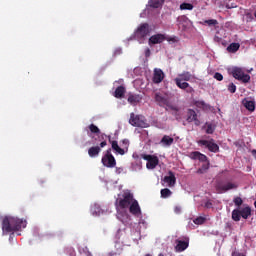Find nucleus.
Returning <instances> with one entry per match:
<instances>
[{"mask_svg":"<svg viewBox=\"0 0 256 256\" xmlns=\"http://www.w3.org/2000/svg\"><path fill=\"white\" fill-rule=\"evenodd\" d=\"M174 81L179 89L186 91V93H195V89H193L191 85H189V83L187 82L190 81V83H193V81H195V75L191 74V72L183 71L178 75L177 78L174 79Z\"/></svg>","mask_w":256,"mask_h":256,"instance_id":"f257e3e1","label":"nucleus"},{"mask_svg":"<svg viewBox=\"0 0 256 256\" xmlns=\"http://www.w3.org/2000/svg\"><path fill=\"white\" fill-rule=\"evenodd\" d=\"M27 227V221L15 217H5L2 221V231L5 233H13V231H21V228Z\"/></svg>","mask_w":256,"mask_h":256,"instance_id":"f03ea898","label":"nucleus"},{"mask_svg":"<svg viewBox=\"0 0 256 256\" xmlns=\"http://www.w3.org/2000/svg\"><path fill=\"white\" fill-rule=\"evenodd\" d=\"M154 100L159 105V107H167L171 111H179V108L177 106H174L169 101V96L165 92H156L154 94Z\"/></svg>","mask_w":256,"mask_h":256,"instance_id":"7ed1b4c3","label":"nucleus"},{"mask_svg":"<svg viewBox=\"0 0 256 256\" xmlns=\"http://www.w3.org/2000/svg\"><path fill=\"white\" fill-rule=\"evenodd\" d=\"M230 75L237 79V81H242V83H249L251 81V76L249 74H245V71L241 67L234 66L229 69Z\"/></svg>","mask_w":256,"mask_h":256,"instance_id":"20e7f679","label":"nucleus"},{"mask_svg":"<svg viewBox=\"0 0 256 256\" xmlns=\"http://www.w3.org/2000/svg\"><path fill=\"white\" fill-rule=\"evenodd\" d=\"M105 137H107V135L105 134H101L100 136H98V141H100V144L96 146H91L88 149V155L89 157H91V159H95V157H97L101 153V149L107 147V140H105Z\"/></svg>","mask_w":256,"mask_h":256,"instance_id":"39448f33","label":"nucleus"},{"mask_svg":"<svg viewBox=\"0 0 256 256\" xmlns=\"http://www.w3.org/2000/svg\"><path fill=\"white\" fill-rule=\"evenodd\" d=\"M104 167H108V169H113L117 165V160H115V156L111 154V148L107 149L105 155L101 159Z\"/></svg>","mask_w":256,"mask_h":256,"instance_id":"423d86ee","label":"nucleus"},{"mask_svg":"<svg viewBox=\"0 0 256 256\" xmlns=\"http://www.w3.org/2000/svg\"><path fill=\"white\" fill-rule=\"evenodd\" d=\"M133 199V194L124 193L123 198H119L116 200V205H118L120 209H129Z\"/></svg>","mask_w":256,"mask_h":256,"instance_id":"0eeeda50","label":"nucleus"},{"mask_svg":"<svg viewBox=\"0 0 256 256\" xmlns=\"http://www.w3.org/2000/svg\"><path fill=\"white\" fill-rule=\"evenodd\" d=\"M237 187L239 186L233 182L218 181L216 183V191H218V193H227V191H231V189H237Z\"/></svg>","mask_w":256,"mask_h":256,"instance_id":"6e6552de","label":"nucleus"},{"mask_svg":"<svg viewBox=\"0 0 256 256\" xmlns=\"http://www.w3.org/2000/svg\"><path fill=\"white\" fill-rule=\"evenodd\" d=\"M198 145L206 147L211 153H219V145L215 143V139L211 138L210 140H199Z\"/></svg>","mask_w":256,"mask_h":256,"instance_id":"1a4fd4ad","label":"nucleus"},{"mask_svg":"<svg viewBox=\"0 0 256 256\" xmlns=\"http://www.w3.org/2000/svg\"><path fill=\"white\" fill-rule=\"evenodd\" d=\"M130 125L132 127H141L142 129H145L147 127V122L145 120L141 119V116L135 115V113L130 114V119H129Z\"/></svg>","mask_w":256,"mask_h":256,"instance_id":"9d476101","label":"nucleus"},{"mask_svg":"<svg viewBox=\"0 0 256 256\" xmlns=\"http://www.w3.org/2000/svg\"><path fill=\"white\" fill-rule=\"evenodd\" d=\"M149 33H151V30L149 29V24L142 23L135 31V37L136 39H145V37L149 35Z\"/></svg>","mask_w":256,"mask_h":256,"instance_id":"9b49d317","label":"nucleus"},{"mask_svg":"<svg viewBox=\"0 0 256 256\" xmlns=\"http://www.w3.org/2000/svg\"><path fill=\"white\" fill-rule=\"evenodd\" d=\"M142 159H144V161H147L146 163L147 169H155V167L159 165V158L157 156L144 154L142 155Z\"/></svg>","mask_w":256,"mask_h":256,"instance_id":"f8f14e48","label":"nucleus"},{"mask_svg":"<svg viewBox=\"0 0 256 256\" xmlns=\"http://www.w3.org/2000/svg\"><path fill=\"white\" fill-rule=\"evenodd\" d=\"M186 121L187 123L194 122V125H196V127H199V125H201V121L199 120V118H197V112H195V110L193 109H188L187 115H186Z\"/></svg>","mask_w":256,"mask_h":256,"instance_id":"ddd939ff","label":"nucleus"},{"mask_svg":"<svg viewBox=\"0 0 256 256\" xmlns=\"http://www.w3.org/2000/svg\"><path fill=\"white\" fill-rule=\"evenodd\" d=\"M189 247V238L185 240H176L175 252L183 253Z\"/></svg>","mask_w":256,"mask_h":256,"instance_id":"4468645a","label":"nucleus"},{"mask_svg":"<svg viewBox=\"0 0 256 256\" xmlns=\"http://www.w3.org/2000/svg\"><path fill=\"white\" fill-rule=\"evenodd\" d=\"M127 101L128 103H130V105H133L135 107L138 103H141V101H143V96L141 94L129 93Z\"/></svg>","mask_w":256,"mask_h":256,"instance_id":"2eb2a0df","label":"nucleus"},{"mask_svg":"<svg viewBox=\"0 0 256 256\" xmlns=\"http://www.w3.org/2000/svg\"><path fill=\"white\" fill-rule=\"evenodd\" d=\"M165 39H167V38L165 37L164 34H155L149 38L148 43H149V45H158L160 43H163V41H165Z\"/></svg>","mask_w":256,"mask_h":256,"instance_id":"dca6fc26","label":"nucleus"},{"mask_svg":"<svg viewBox=\"0 0 256 256\" xmlns=\"http://www.w3.org/2000/svg\"><path fill=\"white\" fill-rule=\"evenodd\" d=\"M163 181L164 183H167L168 187H175V183H177L175 173H173V171H169L168 176H165Z\"/></svg>","mask_w":256,"mask_h":256,"instance_id":"f3484780","label":"nucleus"},{"mask_svg":"<svg viewBox=\"0 0 256 256\" xmlns=\"http://www.w3.org/2000/svg\"><path fill=\"white\" fill-rule=\"evenodd\" d=\"M129 212L132 215H141V207L139 206V202L135 200V198L133 199L129 206Z\"/></svg>","mask_w":256,"mask_h":256,"instance_id":"a211bd4d","label":"nucleus"},{"mask_svg":"<svg viewBox=\"0 0 256 256\" xmlns=\"http://www.w3.org/2000/svg\"><path fill=\"white\" fill-rule=\"evenodd\" d=\"M165 79V73L159 68L154 69L153 83L159 84Z\"/></svg>","mask_w":256,"mask_h":256,"instance_id":"6ab92c4d","label":"nucleus"},{"mask_svg":"<svg viewBox=\"0 0 256 256\" xmlns=\"http://www.w3.org/2000/svg\"><path fill=\"white\" fill-rule=\"evenodd\" d=\"M88 129H89L90 133L97 135V138L93 139V144L95 145L97 143V141H99V136L103 135V133H101V130L95 124H90L88 126Z\"/></svg>","mask_w":256,"mask_h":256,"instance_id":"aec40b11","label":"nucleus"},{"mask_svg":"<svg viewBox=\"0 0 256 256\" xmlns=\"http://www.w3.org/2000/svg\"><path fill=\"white\" fill-rule=\"evenodd\" d=\"M242 105L247 109V111H250V113H253L255 111V101L250 100L249 98H244L242 100Z\"/></svg>","mask_w":256,"mask_h":256,"instance_id":"412c9836","label":"nucleus"},{"mask_svg":"<svg viewBox=\"0 0 256 256\" xmlns=\"http://www.w3.org/2000/svg\"><path fill=\"white\" fill-rule=\"evenodd\" d=\"M193 105L198 109H202V111H209L211 109V106H209V104L205 103L203 100H195Z\"/></svg>","mask_w":256,"mask_h":256,"instance_id":"4be33fe9","label":"nucleus"},{"mask_svg":"<svg viewBox=\"0 0 256 256\" xmlns=\"http://www.w3.org/2000/svg\"><path fill=\"white\" fill-rule=\"evenodd\" d=\"M175 139L168 135H164L160 141L161 145L164 147H171V145L174 143Z\"/></svg>","mask_w":256,"mask_h":256,"instance_id":"5701e85b","label":"nucleus"},{"mask_svg":"<svg viewBox=\"0 0 256 256\" xmlns=\"http://www.w3.org/2000/svg\"><path fill=\"white\" fill-rule=\"evenodd\" d=\"M114 97H116V99H123V97H125V87L118 86L114 92Z\"/></svg>","mask_w":256,"mask_h":256,"instance_id":"b1692460","label":"nucleus"},{"mask_svg":"<svg viewBox=\"0 0 256 256\" xmlns=\"http://www.w3.org/2000/svg\"><path fill=\"white\" fill-rule=\"evenodd\" d=\"M240 215L243 219H249L251 217V207L245 206L240 210Z\"/></svg>","mask_w":256,"mask_h":256,"instance_id":"393cba45","label":"nucleus"},{"mask_svg":"<svg viewBox=\"0 0 256 256\" xmlns=\"http://www.w3.org/2000/svg\"><path fill=\"white\" fill-rule=\"evenodd\" d=\"M163 3H165V0H150L149 6L153 9H159V7H162Z\"/></svg>","mask_w":256,"mask_h":256,"instance_id":"a878e982","label":"nucleus"},{"mask_svg":"<svg viewBox=\"0 0 256 256\" xmlns=\"http://www.w3.org/2000/svg\"><path fill=\"white\" fill-rule=\"evenodd\" d=\"M192 157L193 159H198V161H202V163H205V161H207V156L205 154H202L201 152H193Z\"/></svg>","mask_w":256,"mask_h":256,"instance_id":"bb28decb","label":"nucleus"},{"mask_svg":"<svg viewBox=\"0 0 256 256\" xmlns=\"http://www.w3.org/2000/svg\"><path fill=\"white\" fill-rule=\"evenodd\" d=\"M240 47H241V45L239 43H231L227 47V51H228V53H237V51H239Z\"/></svg>","mask_w":256,"mask_h":256,"instance_id":"cd10ccee","label":"nucleus"},{"mask_svg":"<svg viewBox=\"0 0 256 256\" xmlns=\"http://www.w3.org/2000/svg\"><path fill=\"white\" fill-rule=\"evenodd\" d=\"M160 195L162 199H168V197H171V195H173V192H171L169 188H164L160 191Z\"/></svg>","mask_w":256,"mask_h":256,"instance_id":"c85d7f7f","label":"nucleus"},{"mask_svg":"<svg viewBox=\"0 0 256 256\" xmlns=\"http://www.w3.org/2000/svg\"><path fill=\"white\" fill-rule=\"evenodd\" d=\"M233 221H241V211L239 209H234L232 211Z\"/></svg>","mask_w":256,"mask_h":256,"instance_id":"c756f323","label":"nucleus"},{"mask_svg":"<svg viewBox=\"0 0 256 256\" xmlns=\"http://www.w3.org/2000/svg\"><path fill=\"white\" fill-rule=\"evenodd\" d=\"M181 11H193V4L191 3H182L180 5Z\"/></svg>","mask_w":256,"mask_h":256,"instance_id":"7c9ffc66","label":"nucleus"},{"mask_svg":"<svg viewBox=\"0 0 256 256\" xmlns=\"http://www.w3.org/2000/svg\"><path fill=\"white\" fill-rule=\"evenodd\" d=\"M208 170H209V163L203 164V165L201 166V168H199V169L197 170V173H198L199 175H203V173H207Z\"/></svg>","mask_w":256,"mask_h":256,"instance_id":"2f4dec72","label":"nucleus"},{"mask_svg":"<svg viewBox=\"0 0 256 256\" xmlns=\"http://www.w3.org/2000/svg\"><path fill=\"white\" fill-rule=\"evenodd\" d=\"M205 221H207L206 217L199 216L193 220V223H195V225H203V223H205Z\"/></svg>","mask_w":256,"mask_h":256,"instance_id":"473e14b6","label":"nucleus"},{"mask_svg":"<svg viewBox=\"0 0 256 256\" xmlns=\"http://www.w3.org/2000/svg\"><path fill=\"white\" fill-rule=\"evenodd\" d=\"M204 24L208 25L209 27H215V25H219V21L215 19H210V20H205Z\"/></svg>","mask_w":256,"mask_h":256,"instance_id":"72a5a7b5","label":"nucleus"},{"mask_svg":"<svg viewBox=\"0 0 256 256\" xmlns=\"http://www.w3.org/2000/svg\"><path fill=\"white\" fill-rule=\"evenodd\" d=\"M233 203L236 205V207H241V205H243V199L237 196L233 199Z\"/></svg>","mask_w":256,"mask_h":256,"instance_id":"f704fd0d","label":"nucleus"},{"mask_svg":"<svg viewBox=\"0 0 256 256\" xmlns=\"http://www.w3.org/2000/svg\"><path fill=\"white\" fill-rule=\"evenodd\" d=\"M227 89H228L229 93H235L237 91V86L234 83H230L227 86Z\"/></svg>","mask_w":256,"mask_h":256,"instance_id":"c9c22d12","label":"nucleus"},{"mask_svg":"<svg viewBox=\"0 0 256 256\" xmlns=\"http://www.w3.org/2000/svg\"><path fill=\"white\" fill-rule=\"evenodd\" d=\"M206 133H207V135H213V133H215V129L213 128V125H211V124L207 125Z\"/></svg>","mask_w":256,"mask_h":256,"instance_id":"e433bc0d","label":"nucleus"},{"mask_svg":"<svg viewBox=\"0 0 256 256\" xmlns=\"http://www.w3.org/2000/svg\"><path fill=\"white\" fill-rule=\"evenodd\" d=\"M214 79H216V81H223V74L216 72L214 74Z\"/></svg>","mask_w":256,"mask_h":256,"instance_id":"4c0bfd02","label":"nucleus"},{"mask_svg":"<svg viewBox=\"0 0 256 256\" xmlns=\"http://www.w3.org/2000/svg\"><path fill=\"white\" fill-rule=\"evenodd\" d=\"M93 215H99V213H101V208L97 207V205H95L94 208L91 209Z\"/></svg>","mask_w":256,"mask_h":256,"instance_id":"58836bf2","label":"nucleus"},{"mask_svg":"<svg viewBox=\"0 0 256 256\" xmlns=\"http://www.w3.org/2000/svg\"><path fill=\"white\" fill-rule=\"evenodd\" d=\"M204 207L206 209H212L213 208V202H211V200H208L207 202H205Z\"/></svg>","mask_w":256,"mask_h":256,"instance_id":"ea45409f","label":"nucleus"},{"mask_svg":"<svg viewBox=\"0 0 256 256\" xmlns=\"http://www.w3.org/2000/svg\"><path fill=\"white\" fill-rule=\"evenodd\" d=\"M114 151H116V153H118V155H123V154L125 153V149H123V148H121V147H119V146H118V148H117L116 150H114Z\"/></svg>","mask_w":256,"mask_h":256,"instance_id":"a19ab883","label":"nucleus"},{"mask_svg":"<svg viewBox=\"0 0 256 256\" xmlns=\"http://www.w3.org/2000/svg\"><path fill=\"white\" fill-rule=\"evenodd\" d=\"M119 147V144H118V142L117 141H112V149H113V151H115L117 148Z\"/></svg>","mask_w":256,"mask_h":256,"instance_id":"79ce46f5","label":"nucleus"},{"mask_svg":"<svg viewBox=\"0 0 256 256\" xmlns=\"http://www.w3.org/2000/svg\"><path fill=\"white\" fill-rule=\"evenodd\" d=\"M151 56V50L149 48H147L145 50V57H150Z\"/></svg>","mask_w":256,"mask_h":256,"instance_id":"37998d69","label":"nucleus"},{"mask_svg":"<svg viewBox=\"0 0 256 256\" xmlns=\"http://www.w3.org/2000/svg\"><path fill=\"white\" fill-rule=\"evenodd\" d=\"M168 41H171L172 43H177V41H179L177 39V37H170V39H168Z\"/></svg>","mask_w":256,"mask_h":256,"instance_id":"c03bdc74","label":"nucleus"},{"mask_svg":"<svg viewBox=\"0 0 256 256\" xmlns=\"http://www.w3.org/2000/svg\"><path fill=\"white\" fill-rule=\"evenodd\" d=\"M175 213L179 214L181 213V207L179 206H176L175 209H174Z\"/></svg>","mask_w":256,"mask_h":256,"instance_id":"a18cd8bd","label":"nucleus"},{"mask_svg":"<svg viewBox=\"0 0 256 256\" xmlns=\"http://www.w3.org/2000/svg\"><path fill=\"white\" fill-rule=\"evenodd\" d=\"M123 145H126V147H129V140L124 139L122 140Z\"/></svg>","mask_w":256,"mask_h":256,"instance_id":"49530a36","label":"nucleus"},{"mask_svg":"<svg viewBox=\"0 0 256 256\" xmlns=\"http://www.w3.org/2000/svg\"><path fill=\"white\" fill-rule=\"evenodd\" d=\"M252 156L256 159V150H252Z\"/></svg>","mask_w":256,"mask_h":256,"instance_id":"de8ad7c7","label":"nucleus"},{"mask_svg":"<svg viewBox=\"0 0 256 256\" xmlns=\"http://www.w3.org/2000/svg\"><path fill=\"white\" fill-rule=\"evenodd\" d=\"M158 256H165L163 253H160Z\"/></svg>","mask_w":256,"mask_h":256,"instance_id":"09e8293b","label":"nucleus"},{"mask_svg":"<svg viewBox=\"0 0 256 256\" xmlns=\"http://www.w3.org/2000/svg\"><path fill=\"white\" fill-rule=\"evenodd\" d=\"M145 256H152L151 254H146Z\"/></svg>","mask_w":256,"mask_h":256,"instance_id":"8fccbe9b","label":"nucleus"}]
</instances>
